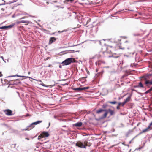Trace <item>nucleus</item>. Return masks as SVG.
I'll return each instance as SVG.
<instances>
[{"instance_id": "nucleus-47", "label": "nucleus", "mask_w": 152, "mask_h": 152, "mask_svg": "<svg viewBox=\"0 0 152 152\" xmlns=\"http://www.w3.org/2000/svg\"><path fill=\"white\" fill-rule=\"evenodd\" d=\"M129 75L128 74H127L126 75H123L122 77H121V78H124L125 77H126L127 76H128V75Z\"/></svg>"}, {"instance_id": "nucleus-49", "label": "nucleus", "mask_w": 152, "mask_h": 152, "mask_svg": "<svg viewBox=\"0 0 152 152\" xmlns=\"http://www.w3.org/2000/svg\"><path fill=\"white\" fill-rule=\"evenodd\" d=\"M91 21V19L90 18V19L88 20V22H87V23H86V25L88 24Z\"/></svg>"}, {"instance_id": "nucleus-39", "label": "nucleus", "mask_w": 152, "mask_h": 152, "mask_svg": "<svg viewBox=\"0 0 152 152\" xmlns=\"http://www.w3.org/2000/svg\"><path fill=\"white\" fill-rule=\"evenodd\" d=\"M67 31V30L66 29H65V30H63L62 31H58V33H63V32H66Z\"/></svg>"}, {"instance_id": "nucleus-29", "label": "nucleus", "mask_w": 152, "mask_h": 152, "mask_svg": "<svg viewBox=\"0 0 152 152\" xmlns=\"http://www.w3.org/2000/svg\"><path fill=\"white\" fill-rule=\"evenodd\" d=\"M51 14L53 16L56 17L58 15L57 14L55 10H53L51 12Z\"/></svg>"}, {"instance_id": "nucleus-44", "label": "nucleus", "mask_w": 152, "mask_h": 152, "mask_svg": "<svg viewBox=\"0 0 152 152\" xmlns=\"http://www.w3.org/2000/svg\"><path fill=\"white\" fill-rule=\"evenodd\" d=\"M30 116V115L29 114L27 113L26 115H23V116L24 117H27Z\"/></svg>"}, {"instance_id": "nucleus-45", "label": "nucleus", "mask_w": 152, "mask_h": 152, "mask_svg": "<svg viewBox=\"0 0 152 152\" xmlns=\"http://www.w3.org/2000/svg\"><path fill=\"white\" fill-rule=\"evenodd\" d=\"M121 106L123 107L126 103L124 101L122 102H121Z\"/></svg>"}, {"instance_id": "nucleus-16", "label": "nucleus", "mask_w": 152, "mask_h": 152, "mask_svg": "<svg viewBox=\"0 0 152 152\" xmlns=\"http://www.w3.org/2000/svg\"><path fill=\"white\" fill-rule=\"evenodd\" d=\"M108 110L110 114V116H113L115 114L114 110H112L110 108H108Z\"/></svg>"}, {"instance_id": "nucleus-35", "label": "nucleus", "mask_w": 152, "mask_h": 152, "mask_svg": "<svg viewBox=\"0 0 152 152\" xmlns=\"http://www.w3.org/2000/svg\"><path fill=\"white\" fill-rule=\"evenodd\" d=\"M12 132L13 133H15L16 134H18L19 132L18 130L15 129H12Z\"/></svg>"}, {"instance_id": "nucleus-17", "label": "nucleus", "mask_w": 152, "mask_h": 152, "mask_svg": "<svg viewBox=\"0 0 152 152\" xmlns=\"http://www.w3.org/2000/svg\"><path fill=\"white\" fill-rule=\"evenodd\" d=\"M75 52V51L74 50H65L64 51H63L60 53H62L66 52V53H64V54L67 53H74Z\"/></svg>"}, {"instance_id": "nucleus-4", "label": "nucleus", "mask_w": 152, "mask_h": 152, "mask_svg": "<svg viewBox=\"0 0 152 152\" xmlns=\"http://www.w3.org/2000/svg\"><path fill=\"white\" fill-rule=\"evenodd\" d=\"M74 58H68L63 61L62 62H57V64H62V66H67L70 64L74 62Z\"/></svg>"}, {"instance_id": "nucleus-24", "label": "nucleus", "mask_w": 152, "mask_h": 152, "mask_svg": "<svg viewBox=\"0 0 152 152\" xmlns=\"http://www.w3.org/2000/svg\"><path fill=\"white\" fill-rule=\"evenodd\" d=\"M83 42H83L82 43H80V44H77V45H73L72 46H68L67 47L64 46V47H60L59 48L60 49L64 48H66L67 47H75V46H78V45H80L81 44L83 43Z\"/></svg>"}, {"instance_id": "nucleus-6", "label": "nucleus", "mask_w": 152, "mask_h": 152, "mask_svg": "<svg viewBox=\"0 0 152 152\" xmlns=\"http://www.w3.org/2000/svg\"><path fill=\"white\" fill-rule=\"evenodd\" d=\"M28 15L30 17L32 18H36V16H33L31 15H30L28 14V13L24 12H20L18 13H17V14L15 13L12 16V18H14L15 17V16H19V15Z\"/></svg>"}, {"instance_id": "nucleus-37", "label": "nucleus", "mask_w": 152, "mask_h": 152, "mask_svg": "<svg viewBox=\"0 0 152 152\" xmlns=\"http://www.w3.org/2000/svg\"><path fill=\"white\" fill-rule=\"evenodd\" d=\"M89 88V87H81L82 91L83 90H85L88 89Z\"/></svg>"}, {"instance_id": "nucleus-52", "label": "nucleus", "mask_w": 152, "mask_h": 152, "mask_svg": "<svg viewBox=\"0 0 152 152\" xmlns=\"http://www.w3.org/2000/svg\"><path fill=\"white\" fill-rule=\"evenodd\" d=\"M122 144L123 145H124V146H128V147H129V145H128V144H127H127H125L124 142L122 143Z\"/></svg>"}, {"instance_id": "nucleus-19", "label": "nucleus", "mask_w": 152, "mask_h": 152, "mask_svg": "<svg viewBox=\"0 0 152 152\" xmlns=\"http://www.w3.org/2000/svg\"><path fill=\"white\" fill-rule=\"evenodd\" d=\"M24 77V76L23 75H18L17 74H16L15 75H12L9 76H8L7 77H6L7 78H8L9 77Z\"/></svg>"}, {"instance_id": "nucleus-60", "label": "nucleus", "mask_w": 152, "mask_h": 152, "mask_svg": "<svg viewBox=\"0 0 152 152\" xmlns=\"http://www.w3.org/2000/svg\"><path fill=\"white\" fill-rule=\"evenodd\" d=\"M60 64L59 65V67L60 68H62V66H62V65H61V64Z\"/></svg>"}, {"instance_id": "nucleus-13", "label": "nucleus", "mask_w": 152, "mask_h": 152, "mask_svg": "<svg viewBox=\"0 0 152 152\" xmlns=\"http://www.w3.org/2000/svg\"><path fill=\"white\" fill-rule=\"evenodd\" d=\"M41 134L43 138L45 137H48L50 136L49 133L48 132L45 131H43L41 133Z\"/></svg>"}, {"instance_id": "nucleus-63", "label": "nucleus", "mask_w": 152, "mask_h": 152, "mask_svg": "<svg viewBox=\"0 0 152 152\" xmlns=\"http://www.w3.org/2000/svg\"><path fill=\"white\" fill-rule=\"evenodd\" d=\"M116 108L117 110L120 109V107H119V106L117 105L116 107Z\"/></svg>"}, {"instance_id": "nucleus-12", "label": "nucleus", "mask_w": 152, "mask_h": 152, "mask_svg": "<svg viewBox=\"0 0 152 152\" xmlns=\"http://www.w3.org/2000/svg\"><path fill=\"white\" fill-rule=\"evenodd\" d=\"M83 124L82 122L79 121L75 124H73L72 126L74 127H80L82 126Z\"/></svg>"}, {"instance_id": "nucleus-8", "label": "nucleus", "mask_w": 152, "mask_h": 152, "mask_svg": "<svg viewBox=\"0 0 152 152\" xmlns=\"http://www.w3.org/2000/svg\"><path fill=\"white\" fill-rule=\"evenodd\" d=\"M35 127V126L34 125L33 123H31L29 125L27 126L26 128L24 129H21L22 131H29Z\"/></svg>"}, {"instance_id": "nucleus-22", "label": "nucleus", "mask_w": 152, "mask_h": 152, "mask_svg": "<svg viewBox=\"0 0 152 152\" xmlns=\"http://www.w3.org/2000/svg\"><path fill=\"white\" fill-rule=\"evenodd\" d=\"M72 90L74 91H82L81 86H80L79 87L77 88H72Z\"/></svg>"}, {"instance_id": "nucleus-14", "label": "nucleus", "mask_w": 152, "mask_h": 152, "mask_svg": "<svg viewBox=\"0 0 152 152\" xmlns=\"http://www.w3.org/2000/svg\"><path fill=\"white\" fill-rule=\"evenodd\" d=\"M31 22L29 21H27V20H22L20 21H17L16 23V24H19L21 23H26V25H27L28 24H29Z\"/></svg>"}, {"instance_id": "nucleus-55", "label": "nucleus", "mask_w": 152, "mask_h": 152, "mask_svg": "<svg viewBox=\"0 0 152 152\" xmlns=\"http://www.w3.org/2000/svg\"><path fill=\"white\" fill-rule=\"evenodd\" d=\"M119 48L120 49L124 50V48H122L121 46H119Z\"/></svg>"}, {"instance_id": "nucleus-7", "label": "nucleus", "mask_w": 152, "mask_h": 152, "mask_svg": "<svg viewBox=\"0 0 152 152\" xmlns=\"http://www.w3.org/2000/svg\"><path fill=\"white\" fill-rule=\"evenodd\" d=\"M15 24V23H14L8 26H4L1 27L0 26V29L8 30L12 28Z\"/></svg>"}, {"instance_id": "nucleus-2", "label": "nucleus", "mask_w": 152, "mask_h": 152, "mask_svg": "<svg viewBox=\"0 0 152 152\" xmlns=\"http://www.w3.org/2000/svg\"><path fill=\"white\" fill-rule=\"evenodd\" d=\"M108 106L110 107H112L114 108V107L113 106L110 105L108 106V104L107 103H104L102 105V108H104V111L103 112H104V114L102 115L99 118H95V120L97 121H99L100 120H101L103 119L104 118H105L107 117L109 113L108 109H106V108Z\"/></svg>"}, {"instance_id": "nucleus-15", "label": "nucleus", "mask_w": 152, "mask_h": 152, "mask_svg": "<svg viewBox=\"0 0 152 152\" xmlns=\"http://www.w3.org/2000/svg\"><path fill=\"white\" fill-rule=\"evenodd\" d=\"M103 73V71H102L98 73L97 74H95V76L94 77L96 76V78H98L99 79L100 77H102Z\"/></svg>"}, {"instance_id": "nucleus-25", "label": "nucleus", "mask_w": 152, "mask_h": 152, "mask_svg": "<svg viewBox=\"0 0 152 152\" xmlns=\"http://www.w3.org/2000/svg\"><path fill=\"white\" fill-rule=\"evenodd\" d=\"M133 132V130H129V131L126 133V136L128 137L129 135L131 134V133Z\"/></svg>"}, {"instance_id": "nucleus-3", "label": "nucleus", "mask_w": 152, "mask_h": 152, "mask_svg": "<svg viewBox=\"0 0 152 152\" xmlns=\"http://www.w3.org/2000/svg\"><path fill=\"white\" fill-rule=\"evenodd\" d=\"M23 80V79L22 78L13 79L9 80L7 79H4V81L5 82L6 81L8 82V84L10 85H12L20 86L22 84V83L21 80Z\"/></svg>"}, {"instance_id": "nucleus-21", "label": "nucleus", "mask_w": 152, "mask_h": 152, "mask_svg": "<svg viewBox=\"0 0 152 152\" xmlns=\"http://www.w3.org/2000/svg\"><path fill=\"white\" fill-rule=\"evenodd\" d=\"M132 96V94H130L129 96H128V97L126 98V99L124 100V101L126 103L127 102H128L130 101L131 97Z\"/></svg>"}, {"instance_id": "nucleus-51", "label": "nucleus", "mask_w": 152, "mask_h": 152, "mask_svg": "<svg viewBox=\"0 0 152 152\" xmlns=\"http://www.w3.org/2000/svg\"><path fill=\"white\" fill-rule=\"evenodd\" d=\"M74 0H66V1H64V2H66V1H70V2H72Z\"/></svg>"}, {"instance_id": "nucleus-11", "label": "nucleus", "mask_w": 152, "mask_h": 152, "mask_svg": "<svg viewBox=\"0 0 152 152\" xmlns=\"http://www.w3.org/2000/svg\"><path fill=\"white\" fill-rule=\"evenodd\" d=\"M4 112L6 115L8 116H11L13 115L12 111L9 109H6L4 110Z\"/></svg>"}, {"instance_id": "nucleus-46", "label": "nucleus", "mask_w": 152, "mask_h": 152, "mask_svg": "<svg viewBox=\"0 0 152 152\" xmlns=\"http://www.w3.org/2000/svg\"><path fill=\"white\" fill-rule=\"evenodd\" d=\"M134 91H136L137 93H138L141 96H142V93H140V92H137L136 90H134Z\"/></svg>"}, {"instance_id": "nucleus-42", "label": "nucleus", "mask_w": 152, "mask_h": 152, "mask_svg": "<svg viewBox=\"0 0 152 152\" xmlns=\"http://www.w3.org/2000/svg\"><path fill=\"white\" fill-rule=\"evenodd\" d=\"M133 35L134 36H139L140 35L139 34H134Z\"/></svg>"}, {"instance_id": "nucleus-20", "label": "nucleus", "mask_w": 152, "mask_h": 152, "mask_svg": "<svg viewBox=\"0 0 152 152\" xmlns=\"http://www.w3.org/2000/svg\"><path fill=\"white\" fill-rule=\"evenodd\" d=\"M103 111L104 108H100L96 111V113L97 114H99L103 112Z\"/></svg>"}, {"instance_id": "nucleus-28", "label": "nucleus", "mask_w": 152, "mask_h": 152, "mask_svg": "<svg viewBox=\"0 0 152 152\" xmlns=\"http://www.w3.org/2000/svg\"><path fill=\"white\" fill-rule=\"evenodd\" d=\"M138 88H144L145 87L142 83L140 82L139 83L138 85Z\"/></svg>"}, {"instance_id": "nucleus-58", "label": "nucleus", "mask_w": 152, "mask_h": 152, "mask_svg": "<svg viewBox=\"0 0 152 152\" xmlns=\"http://www.w3.org/2000/svg\"><path fill=\"white\" fill-rule=\"evenodd\" d=\"M134 103H131L130 104V105L131 106V108H132V106L134 105Z\"/></svg>"}, {"instance_id": "nucleus-56", "label": "nucleus", "mask_w": 152, "mask_h": 152, "mask_svg": "<svg viewBox=\"0 0 152 152\" xmlns=\"http://www.w3.org/2000/svg\"><path fill=\"white\" fill-rule=\"evenodd\" d=\"M78 129H80V130H85L86 129L85 127H83L81 128H79Z\"/></svg>"}, {"instance_id": "nucleus-26", "label": "nucleus", "mask_w": 152, "mask_h": 152, "mask_svg": "<svg viewBox=\"0 0 152 152\" xmlns=\"http://www.w3.org/2000/svg\"><path fill=\"white\" fill-rule=\"evenodd\" d=\"M108 103H109L112 104H115L117 103V102L116 101L113 100V101H108L106 103L107 104Z\"/></svg>"}, {"instance_id": "nucleus-62", "label": "nucleus", "mask_w": 152, "mask_h": 152, "mask_svg": "<svg viewBox=\"0 0 152 152\" xmlns=\"http://www.w3.org/2000/svg\"><path fill=\"white\" fill-rule=\"evenodd\" d=\"M26 18V17L24 16V17H22V18H20V20L22 19H24V18Z\"/></svg>"}, {"instance_id": "nucleus-57", "label": "nucleus", "mask_w": 152, "mask_h": 152, "mask_svg": "<svg viewBox=\"0 0 152 152\" xmlns=\"http://www.w3.org/2000/svg\"><path fill=\"white\" fill-rule=\"evenodd\" d=\"M121 102H118V106H120V105H121Z\"/></svg>"}, {"instance_id": "nucleus-31", "label": "nucleus", "mask_w": 152, "mask_h": 152, "mask_svg": "<svg viewBox=\"0 0 152 152\" xmlns=\"http://www.w3.org/2000/svg\"><path fill=\"white\" fill-rule=\"evenodd\" d=\"M60 121H62L66 122L68 121H71V120L70 119H69L68 118H66L65 119H60Z\"/></svg>"}, {"instance_id": "nucleus-9", "label": "nucleus", "mask_w": 152, "mask_h": 152, "mask_svg": "<svg viewBox=\"0 0 152 152\" xmlns=\"http://www.w3.org/2000/svg\"><path fill=\"white\" fill-rule=\"evenodd\" d=\"M29 78H30V79H32L33 80H36V81H39V82H40L41 83H39V85H41L44 87H47V88H48V87H50V88H51V85H45V84H44L42 82V81L41 80H37V79H33V78H32V77H29Z\"/></svg>"}, {"instance_id": "nucleus-40", "label": "nucleus", "mask_w": 152, "mask_h": 152, "mask_svg": "<svg viewBox=\"0 0 152 152\" xmlns=\"http://www.w3.org/2000/svg\"><path fill=\"white\" fill-rule=\"evenodd\" d=\"M144 146H140V147L139 148H136L134 151H135L136 150H140L141 149H142L143 147Z\"/></svg>"}, {"instance_id": "nucleus-59", "label": "nucleus", "mask_w": 152, "mask_h": 152, "mask_svg": "<svg viewBox=\"0 0 152 152\" xmlns=\"http://www.w3.org/2000/svg\"><path fill=\"white\" fill-rule=\"evenodd\" d=\"M23 77L24 78V79H27V78H29V76H24V77Z\"/></svg>"}, {"instance_id": "nucleus-38", "label": "nucleus", "mask_w": 152, "mask_h": 152, "mask_svg": "<svg viewBox=\"0 0 152 152\" xmlns=\"http://www.w3.org/2000/svg\"><path fill=\"white\" fill-rule=\"evenodd\" d=\"M63 19H64V18H58V19L56 20V21H62L63 20Z\"/></svg>"}, {"instance_id": "nucleus-33", "label": "nucleus", "mask_w": 152, "mask_h": 152, "mask_svg": "<svg viewBox=\"0 0 152 152\" xmlns=\"http://www.w3.org/2000/svg\"><path fill=\"white\" fill-rule=\"evenodd\" d=\"M152 91V86H151V87H150V89H149L147 91L145 92L144 93V94H146Z\"/></svg>"}, {"instance_id": "nucleus-10", "label": "nucleus", "mask_w": 152, "mask_h": 152, "mask_svg": "<svg viewBox=\"0 0 152 152\" xmlns=\"http://www.w3.org/2000/svg\"><path fill=\"white\" fill-rule=\"evenodd\" d=\"M58 38H56L54 37H50L49 39L48 45H50L54 42H55Z\"/></svg>"}, {"instance_id": "nucleus-36", "label": "nucleus", "mask_w": 152, "mask_h": 152, "mask_svg": "<svg viewBox=\"0 0 152 152\" xmlns=\"http://www.w3.org/2000/svg\"><path fill=\"white\" fill-rule=\"evenodd\" d=\"M147 132V131L146 130V129H145L143 130L141 132H140L139 133V134H142L145 133V132Z\"/></svg>"}, {"instance_id": "nucleus-5", "label": "nucleus", "mask_w": 152, "mask_h": 152, "mask_svg": "<svg viewBox=\"0 0 152 152\" xmlns=\"http://www.w3.org/2000/svg\"><path fill=\"white\" fill-rule=\"evenodd\" d=\"M88 143V142L86 141H84L83 143L80 141H78L76 143L75 146L79 148L86 149V147L85 145H86Z\"/></svg>"}, {"instance_id": "nucleus-53", "label": "nucleus", "mask_w": 152, "mask_h": 152, "mask_svg": "<svg viewBox=\"0 0 152 152\" xmlns=\"http://www.w3.org/2000/svg\"><path fill=\"white\" fill-rule=\"evenodd\" d=\"M119 57V56H114L113 55V58H118Z\"/></svg>"}, {"instance_id": "nucleus-48", "label": "nucleus", "mask_w": 152, "mask_h": 152, "mask_svg": "<svg viewBox=\"0 0 152 152\" xmlns=\"http://www.w3.org/2000/svg\"><path fill=\"white\" fill-rule=\"evenodd\" d=\"M113 54H116V53H113L112 55L109 56H108L109 58H111V57H113Z\"/></svg>"}, {"instance_id": "nucleus-32", "label": "nucleus", "mask_w": 152, "mask_h": 152, "mask_svg": "<svg viewBox=\"0 0 152 152\" xmlns=\"http://www.w3.org/2000/svg\"><path fill=\"white\" fill-rule=\"evenodd\" d=\"M151 125L149 124L148 127L145 129L147 132L152 129V127H151Z\"/></svg>"}, {"instance_id": "nucleus-30", "label": "nucleus", "mask_w": 152, "mask_h": 152, "mask_svg": "<svg viewBox=\"0 0 152 152\" xmlns=\"http://www.w3.org/2000/svg\"><path fill=\"white\" fill-rule=\"evenodd\" d=\"M42 30L43 32L45 33H46L47 34H50V31L44 28L42 29Z\"/></svg>"}, {"instance_id": "nucleus-1", "label": "nucleus", "mask_w": 152, "mask_h": 152, "mask_svg": "<svg viewBox=\"0 0 152 152\" xmlns=\"http://www.w3.org/2000/svg\"><path fill=\"white\" fill-rule=\"evenodd\" d=\"M67 15L69 17L72 15L74 16L75 18L77 19L80 23H83L85 26H86V23H87L88 20L90 19V18L86 15H82L76 12L72 11L70 12H69Z\"/></svg>"}, {"instance_id": "nucleus-61", "label": "nucleus", "mask_w": 152, "mask_h": 152, "mask_svg": "<svg viewBox=\"0 0 152 152\" xmlns=\"http://www.w3.org/2000/svg\"><path fill=\"white\" fill-rule=\"evenodd\" d=\"M42 144V143H41V142H37V144H38V145H41Z\"/></svg>"}, {"instance_id": "nucleus-27", "label": "nucleus", "mask_w": 152, "mask_h": 152, "mask_svg": "<svg viewBox=\"0 0 152 152\" xmlns=\"http://www.w3.org/2000/svg\"><path fill=\"white\" fill-rule=\"evenodd\" d=\"M42 120H38L37 121L35 122H33V124H34V125L35 126V125H37L42 122Z\"/></svg>"}, {"instance_id": "nucleus-54", "label": "nucleus", "mask_w": 152, "mask_h": 152, "mask_svg": "<svg viewBox=\"0 0 152 152\" xmlns=\"http://www.w3.org/2000/svg\"><path fill=\"white\" fill-rule=\"evenodd\" d=\"M0 58H1L5 62H6L4 60V57L3 56H0Z\"/></svg>"}, {"instance_id": "nucleus-41", "label": "nucleus", "mask_w": 152, "mask_h": 152, "mask_svg": "<svg viewBox=\"0 0 152 152\" xmlns=\"http://www.w3.org/2000/svg\"><path fill=\"white\" fill-rule=\"evenodd\" d=\"M43 138L41 134L39 135L38 137V140H40V139H41L42 138Z\"/></svg>"}, {"instance_id": "nucleus-34", "label": "nucleus", "mask_w": 152, "mask_h": 152, "mask_svg": "<svg viewBox=\"0 0 152 152\" xmlns=\"http://www.w3.org/2000/svg\"><path fill=\"white\" fill-rule=\"evenodd\" d=\"M124 10H119V11H117V12H115L114 14V15H116L117 14H121L122 13L124 12Z\"/></svg>"}, {"instance_id": "nucleus-50", "label": "nucleus", "mask_w": 152, "mask_h": 152, "mask_svg": "<svg viewBox=\"0 0 152 152\" xmlns=\"http://www.w3.org/2000/svg\"><path fill=\"white\" fill-rule=\"evenodd\" d=\"M146 76L147 77L148 76H152V73H151V74H147V75Z\"/></svg>"}, {"instance_id": "nucleus-18", "label": "nucleus", "mask_w": 152, "mask_h": 152, "mask_svg": "<svg viewBox=\"0 0 152 152\" xmlns=\"http://www.w3.org/2000/svg\"><path fill=\"white\" fill-rule=\"evenodd\" d=\"M145 84L146 85V86L148 88H150V81L146 80L145 82Z\"/></svg>"}, {"instance_id": "nucleus-23", "label": "nucleus", "mask_w": 152, "mask_h": 152, "mask_svg": "<svg viewBox=\"0 0 152 152\" xmlns=\"http://www.w3.org/2000/svg\"><path fill=\"white\" fill-rule=\"evenodd\" d=\"M85 77H82L80 78L79 79V80L81 81L82 83H84L86 81V80L85 79Z\"/></svg>"}, {"instance_id": "nucleus-43", "label": "nucleus", "mask_w": 152, "mask_h": 152, "mask_svg": "<svg viewBox=\"0 0 152 152\" xmlns=\"http://www.w3.org/2000/svg\"><path fill=\"white\" fill-rule=\"evenodd\" d=\"M0 152H5L3 148L2 147L0 148Z\"/></svg>"}, {"instance_id": "nucleus-64", "label": "nucleus", "mask_w": 152, "mask_h": 152, "mask_svg": "<svg viewBox=\"0 0 152 152\" xmlns=\"http://www.w3.org/2000/svg\"><path fill=\"white\" fill-rule=\"evenodd\" d=\"M150 85H152V79H151L150 81Z\"/></svg>"}]
</instances>
